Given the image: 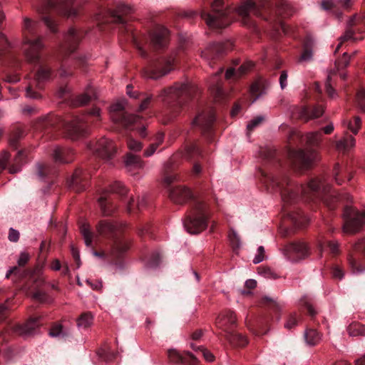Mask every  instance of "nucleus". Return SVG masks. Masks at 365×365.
<instances>
[{"mask_svg":"<svg viewBox=\"0 0 365 365\" xmlns=\"http://www.w3.org/2000/svg\"><path fill=\"white\" fill-rule=\"evenodd\" d=\"M325 108L324 106L314 104L312 106H303L299 112H298V119L304 122H308L320 118L324 113Z\"/></svg>","mask_w":365,"mask_h":365,"instance_id":"nucleus-27","label":"nucleus"},{"mask_svg":"<svg viewBox=\"0 0 365 365\" xmlns=\"http://www.w3.org/2000/svg\"><path fill=\"white\" fill-rule=\"evenodd\" d=\"M128 189L120 182H114L109 185V188L103 191L98 198V204L104 215H112L115 208V200L118 198L126 208L128 212L134 211L135 205L132 197H128Z\"/></svg>","mask_w":365,"mask_h":365,"instance_id":"nucleus-11","label":"nucleus"},{"mask_svg":"<svg viewBox=\"0 0 365 365\" xmlns=\"http://www.w3.org/2000/svg\"><path fill=\"white\" fill-rule=\"evenodd\" d=\"M23 135V131L21 129L14 130L11 134L9 138V145L14 149H16L19 145V141Z\"/></svg>","mask_w":365,"mask_h":365,"instance_id":"nucleus-51","label":"nucleus"},{"mask_svg":"<svg viewBox=\"0 0 365 365\" xmlns=\"http://www.w3.org/2000/svg\"><path fill=\"white\" fill-rule=\"evenodd\" d=\"M93 322V316L90 312L82 314L77 319V325L81 327L87 328Z\"/></svg>","mask_w":365,"mask_h":365,"instance_id":"nucleus-49","label":"nucleus"},{"mask_svg":"<svg viewBox=\"0 0 365 365\" xmlns=\"http://www.w3.org/2000/svg\"><path fill=\"white\" fill-rule=\"evenodd\" d=\"M311 255V247L307 242L298 240V262L306 259Z\"/></svg>","mask_w":365,"mask_h":365,"instance_id":"nucleus-45","label":"nucleus"},{"mask_svg":"<svg viewBox=\"0 0 365 365\" xmlns=\"http://www.w3.org/2000/svg\"><path fill=\"white\" fill-rule=\"evenodd\" d=\"M101 120L99 108L88 109L81 115H72L69 119H63L59 115H48L38 119L34 125L35 130L49 135L53 132L63 130L72 140L86 136L89 131V123H96Z\"/></svg>","mask_w":365,"mask_h":365,"instance_id":"nucleus-7","label":"nucleus"},{"mask_svg":"<svg viewBox=\"0 0 365 365\" xmlns=\"http://www.w3.org/2000/svg\"><path fill=\"white\" fill-rule=\"evenodd\" d=\"M0 62L8 66L18 68L20 62L10 51V43L6 36L0 33Z\"/></svg>","mask_w":365,"mask_h":365,"instance_id":"nucleus-25","label":"nucleus"},{"mask_svg":"<svg viewBox=\"0 0 365 365\" xmlns=\"http://www.w3.org/2000/svg\"><path fill=\"white\" fill-rule=\"evenodd\" d=\"M344 225L342 230L344 233L354 235L360 231L365 225V210L359 212L352 207H346L343 214Z\"/></svg>","mask_w":365,"mask_h":365,"instance_id":"nucleus-17","label":"nucleus"},{"mask_svg":"<svg viewBox=\"0 0 365 365\" xmlns=\"http://www.w3.org/2000/svg\"><path fill=\"white\" fill-rule=\"evenodd\" d=\"M331 274L334 279L341 280L344 278L345 272L341 267L334 265L331 267Z\"/></svg>","mask_w":365,"mask_h":365,"instance_id":"nucleus-58","label":"nucleus"},{"mask_svg":"<svg viewBox=\"0 0 365 365\" xmlns=\"http://www.w3.org/2000/svg\"><path fill=\"white\" fill-rule=\"evenodd\" d=\"M99 357L106 361H111L116 358L117 354L108 349H102L98 353Z\"/></svg>","mask_w":365,"mask_h":365,"instance_id":"nucleus-52","label":"nucleus"},{"mask_svg":"<svg viewBox=\"0 0 365 365\" xmlns=\"http://www.w3.org/2000/svg\"><path fill=\"white\" fill-rule=\"evenodd\" d=\"M79 229L86 245L92 248L95 257L121 266L123 255L130 247L121 224L101 220L96 225L97 235H94L86 223L80 225Z\"/></svg>","mask_w":365,"mask_h":365,"instance_id":"nucleus-4","label":"nucleus"},{"mask_svg":"<svg viewBox=\"0 0 365 365\" xmlns=\"http://www.w3.org/2000/svg\"><path fill=\"white\" fill-rule=\"evenodd\" d=\"M232 48V43L230 41L223 43H213L202 52V57L207 61L211 67H213L214 64Z\"/></svg>","mask_w":365,"mask_h":365,"instance_id":"nucleus-20","label":"nucleus"},{"mask_svg":"<svg viewBox=\"0 0 365 365\" xmlns=\"http://www.w3.org/2000/svg\"><path fill=\"white\" fill-rule=\"evenodd\" d=\"M110 115L115 123L126 129L137 130L142 138L146 136L145 126L142 123L141 118L138 115L128 113L122 103H116L110 106Z\"/></svg>","mask_w":365,"mask_h":365,"instance_id":"nucleus-13","label":"nucleus"},{"mask_svg":"<svg viewBox=\"0 0 365 365\" xmlns=\"http://www.w3.org/2000/svg\"><path fill=\"white\" fill-rule=\"evenodd\" d=\"M301 307H303L307 312V314L312 319H314L319 312L314 304L313 300L307 297H303L300 299Z\"/></svg>","mask_w":365,"mask_h":365,"instance_id":"nucleus-41","label":"nucleus"},{"mask_svg":"<svg viewBox=\"0 0 365 365\" xmlns=\"http://www.w3.org/2000/svg\"><path fill=\"white\" fill-rule=\"evenodd\" d=\"M353 251L348 253V267L353 274L365 272V237L358 239L352 245Z\"/></svg>","mask_w":365,"mask_h":365,"instance_id":"nucleus-16","label":"nucleus"},{"mask_svg":"<svg viewBox=\"0 0 365 365\" xmlns=\"http://www.w3.org/2000/svg\"><path fill=\"white\" fill-rule=\"evenodd\" d=\"M288 133L285 152L287 163L284 165L280 163L276 150H265L262 151V157L273 164L277 170L274 173L259 168L256 176L267 189L278 188L284 203L293 205L296 201L295 185L289 179V173H294L297 169V133L295 130L290 128H288Z\"/></svg>","mask_w":365,"mask_h":365,"instance_id":"nucleus-3","label":"nucleus"},{"mask_svg":"<svg viewBox=\"0 0 365 365\" xmlns=\"http://www.w3.org/2000/svg\"><path fill=\"white\" fill-rule=\"evenodd\" d=\"M260 304L267 309L269 312H273L275 314L274 317H272V319H274V317L277 320L279 319L280 306L275 300L268 297H264L260 301Z\"/></svg>","mask_w":365,"mask_h":365,"instance_id":"nucleus-39","label":"nucleus"},{"mask_svg":"<svg viewBox=\"0 0 365 365\" xmlns=\"http://www.w3.org/2000/svg\"><path fill=\"white\" fill-rule=\"evenodd\" d=\"M168 358L170 362L175 364L185 363L187 361H190L192 364H195L198 361L196 356L190 351L180 354L175 350H169Z\"/></svg>","mask_w":365,"mask_h":365,"instance_id":"nucleus-32","label":"nucleus"},{"mask_svg":"<svg viewBox=\"0 0 365 365\" xmlns=\"http://www.w3.org/2000/svg\"><path fill=\"white\" fill-rule=\"evenodd\" d=\"M195 92V88L192 86L185 83H176L161 91L160 96L165 106L164 114L168 120H172L184 110Z\"/></svg>","mask_w":365,"mask_h":365,"instance_id":"nucleus-8","label":"nucleus"},{"mask_svg":"<svg viewBox=\"0 0 365 365\" xmlns=\"http://www.w3.org/2000/svg\"><path fill=\"white\" fill-rule=\"evenodd\" d=\"M304 340L309 346H314L322 340V334L316 329H307L304 334Z\"/></svg>","mask_w":365,"mask_h":365,"instance_id":"nucleus-42","label":"nucleus"},{"mask_svg":"<svg viewBox=\"0 0 365 365\" xmlns=\"http://www.w3.org/2000/svg\"><path fill=\"white\" fill-rule=\"evenodd\" d=\"M327 247L330 253L333 255H338L341 253L340 245L338 241H329L327 243Z\"/></svg>","mask_w":365,"mask_h":365,"instance_id":"nucleus-60","label":"nucleus"},{"mask_svg":"<svg viewBox=\"0 0 365 365\" xmlns=\"http://www.w3.org/2000/svg\"><path fill=\"white\" fill-rule=\"evenodd\" d=\"M75 153L68 148L58 146L53 150V157L56 163H68L73 160Z\"/></svg>","mask_w":365,"mask_h":365,"instance_id":"nucleus-31","label":"nucleus"},{"mask_svg":"<svg viewBox=\"0 0 365 365\" xmlns=\"http://www.w3.org/2000/svg\"><path fill=\"white\" fill-rule=\"evenodd\" d=\"M223 71L222 67L219 68L215 73L211 84L212 93L217 100L223 99L225 97V92L222 88L221 81L218 79V76L223 73Z\"/></svg>","mask_w":365,"mask_h":365,"instance_id":"nucleus-33","label":"nucleus"},{"mask_svg":"<svg viewBox=\"0 0 365 365\" xmlns=\"http://www.w3.org/2000/svg\"><path fill=\"white\" fill-rule=\"evenodd\" d=\"M76 0H38L35 6L36 11L41 14L45 25L53 33L57 32V22L55 15L67 17H76L78 9L74 6Z\"/></svg>","mask_w":365,"mask_h":365,"instance_id":"nucleus-10","label":"nucleus"},{"mask_svg":"<svg viewBox=\"0 0 365 365\" xmlns=\"http://www.w3.org/2000/svg\"><path fill=\"white\" fill-rule=\"evenodd\" d=\"M41 317H31L26 323L23 324H17L13 327L15 333L27 336L34 334L36 329L42 324Z\"/></svg>","mask_w":365,"mask_h":365,"instance_id":"nucleus-28","label":"nucleus"},{"mask_svg":"<svg viewBox=\"0 0 365 365\" xmlns=\"http://www.w3.org/2000/svg\"><path fill=\"white\" fill-rule=\"evenodd\" d=\"M354 35L355 32L352 29L346 28L344 34L339 38V43L334 52L336 53L345 41L355 40Z\"/></svg>","mask_w":365,"mask_h":365,"instance_id":"nucleus-48","label":"nucleus"},{"mask_svg":"<svg viewBox=\"0 0 365 365\" xmlns=\"http://www.w3.org/2000/svg\"><path fill=\"white\" fill-rule=\"evenodd\" d=\"M350 56L347 53H344L341 59L336 61V66L338 70L344 68L349 65Z\"/></svg>","mask_w":365,"mask_h":365,"instance_id":"nucleus-62","label":"nucleus"},{"mask_svg":"<svg viewBox=\"0 0 365 365\" xmlns=\"http://www.w3.org/2000/svg\"><path fill=\"white\" fill-rule=\"evenodd\" d=\"M211 192L207 188H200L196 195L184 186L171 187L169 189V197L175 204H183L191 201L190 210L187 215L183 225L190 234H198L207 227L210 214L207 201L210 200Z\"/></svg>","mask_w":365,"mask_h":365,"instance_id":"nucleus-6","label":"nucleus"},{"mask_svg":"<svg viewBox=\"0 0 365 365\" xmlns=\"http://www.w3.org/2000/svg\"><path fill=\"white\" fill-rule=\"evenodd\" d=\"M269 87V83L265 79H259L255 81L250 87V93L252 96L254 98L253 101H256L261 96L265 94Z\"/></svg>","mask_w":365,"mask_h":365,"instance_id":"nucleus-34","label":"nucleus"},{"mask_svg":"<svg viewBox=\"0 0 365 365\" xmlns=\"http://www.w3.org/2000/svg\"><path fill=\"white\" fill-rule=\"evenodd\" d=\"M133 9L124 4H119L114 9L108 10L109 19L115 24H119L120 32L125 36V41L133 43L138 51L141 57L148 59V66L145 70L148 78L158 79L174 68V65L182 58L183 48L180 47L177 51L167 56H150L148 49H163L168 43L169 31L161 25H156L148 35L138 36L135 34L128 24L131 20L130 15Z\"/></svg>","mask_w":365,"mask_h":365,"instance_id":"nucleus-1","label":"nucleus"},{"mask_svg":"<svg viewBox=\"0 0 365 365\" xmlns=\"http://www.w3.org/2000/svg\"><path fill=\"white\" fill-rule=\"evenodd\" d=\"M164 181L170 185L177 178V173L175 171L174 160L171 159L169 162L166 163L164 165Z\"/></svg>","mask_w":365,"mask_h":365,"instance_id":"nucleus-40","label":"nucleus"},{"mask_svg":"<svg viewBox=\"0 0 365 365\" xmlns=\"http://www.w3.org/2000/svg\"><path fill=\"white\" fill-rule=\"evenodd\" d=\"M49 335L52 337H64L66 336L65 332L63 331V326L59 323H53L50 331Z\"/></svg>","mask_w":365,"mask_h":365,"instance_id":"nucleus-53","label":"nucleus"},{"mask_svg":"<svg viewBox=\"0 0 365 365\" xmlns=\"http://www.w3.org/2000/svg\"><path fill=\"white\" fill-rule=\"evenodd\" d=\"M91 173L83 168H77L66 184L68 187L75 192L84 191L88 184Z\"/></svg>","mask_w":365,"mask_h":365,"instance_id":"nucleus-23","label":"nucleus"},{"mask_svg":"<svg viewBox=\"0 0 365 365\" xmlns=\"http://www.w3.org/2000/svg\"><path fill=\"white\" fill-rule=\"evenodd\" d=\"M322 133L321 130L307 133L305 135L306 147L317 148L322 141Z\"/></svg>","mask_w":365,"mask_h":365,"instance_id":"nucleus-43","label":"nucleus"},{"mask_svg":"<svg viewBox=\"0 0 365 365\" xmlns=\"http://www.w3.org/2000/svg\"><path fill=\"white\" fill-rule=\"evenodd\" d=\"M26 151L21 150L18 152L14 159V163L9 166V172L11 173H16L20 170L21 165L26 161Z\"/></svg>","mask_w":365,"mask_h":365,"instance_id":"nucleus-46","label":"nucleus"},{"mask_svg":"<svg viewBox=\"0 0 365 365\" xmlns=\"http://www.w3.org/2000/svg\"><path fill=\"white\" fill-rule=\"evenodd\" d=\"M356 103L358 107L365 112V90L361 89L356 93Z\"/></svg>","mask_w":365,"mask_h":365,"instance_id":"nucleus-59","label":"nucleus"},{"mask_svg":"<svg viewBox=\"0 0 365 365\" xmlns=\"http://www.w3.org/2000/svg\"><path fill=\"white\" fill-rule=\"evenodd\" d=\"M346 331L352 337L365 336V325L358 322H353L346 327Z\"/></svg>","mask_w":365,"mask_h":365,"instance_id":"nucleus-44","label":"nucleus"},{"mask_svg":"<svg viewBox=\"0 0 365 365\" xmlns=\"http://www.w3.org/2000/svg\"><path fill=\"white\" fill-rule=\"evenodd\" d=\"M314 40L309 36L306 37L302 42L301 53L298 56V63L312 61L314 58Z\"/></svg>","mask_w":365,"mask_h":365,"instance_id":"nucleus-29","label":"nucleus"},{"mask_svg":"<svg viewBox=\"0 0 365 365\" xmlns=\"http://www.w3.org/2000/svg\"><path fill=\"white\" fill-rule=\"evenodd\" d=\"M127 89V93L130 97L136 99L140 100V103L139 105V110L143 111L148 108L151 100H152V96H147L145 93H140L138 92H133V86L132 85H128L126 87Z\"/></svg>","mask_w":365,"mask_h":365,"instance_id":"nucleus-35","label":"nucleus"},{"mask_svg":"<svg viewBox=\"0 0 365 365\" xmlns=\"http://www.w3.org/2000/svg\"><path fill=\"white\" fill-rule=\"evenodd\" d=\"M88 148L96 156L104 159H112L116 152V147L113 142L102 138L96 143H90Z\"/></svg>","mask_w":365,"mask_h":365,"instance_id":"nucleus-21","label":"nucleus"},{"mask_svg":"<svg viewBox=\"0 0 365 365\" xmlns=\"http://www.w3.org/2000/svg\"><path fill=\"white\" fill-rule=\"evenodd\" d=\"M38 177L47 185L43 187V192L48 193L53 190L58 175V169L56 165L39 163L37 167Z\"/></svg>","mask_w":365,"mask_h":365,"instance_id":"nucleus-22","label":"nucleus"},{"mask_svg":"<svg viewBox=\"0 0 365 365\" xmlns=\"http://www.w3.org/2000/svg\"><path fill=\"white\" fill-rule=\"evenodd\" d=\"M307 189L312 200L319 199L329 210L335 209L338 197L331 191V185L324 178H317L312 180L307 185Z\"/></svg>","mask_w":365,"mask_h":365,"instance_id":"nucleus-14","label":"nucleus"},{"mask_svg":"<svg viewBox=\"0 0 365 365\" xmlns=\"http://www.w3.org/2000/svg\"><path fill=\"white\" fill-rule=\"evenodd\" d=\"M84 34L81 31L71 27L64 35V41L62 45V51L66 55H69L74 52Z\"/></svg>","mask_w":365,"mask_h":365,"instance_id":"nucleus-24","label":"nucleus"},{"mask_svg":"<svg viewBox=\"0 0 365 365\" xmlns=\"http://www.w3.org/2000/svg\"><path fill=\"white\" fill-rule=\"evenodd\" d=\"M309 223V219L307 216L301 215L298 212V230L305 229L308 226Z\"/></svg>","mask_w":365,"mask_h":365,"instance_id":"nucleus-63","label":"nucleus"},{"mask_svg":"<svg viewBox=\"0 0 365 365\" xmlns=\"http://www.w3.org/2000/svg\"><path fill=\"white\" fill-rule=\"evenodd\" d=\"M215 324L222 330L217 336L227 341L233 348L245 347L248 344L247 338L234 329L237 327V319L235 313L225 310L216 318Z\"/></svg>","mask_w":365,"mask_h":365,"instance_id":"nucleus-12","label":"nucleus"},{"mask_svg":"<svg viewBox=\"0 0 365 365\" xmlns=\"http://www.w3.org/2000/svg\"><path fill=\"white\" fill-rule=\"evenodd\" d=\"M29 259V255L26 253H21L18 260V267H14L6 274L9 278L11 274L16 276L24 281L23 289L26 294L34 300L41 303L47 302L48 294L40 288L42 281L35 274V270L26 269L24 266Z\"/></svg>","mask_w":365,"mask_h":365,"instance_id":"nucleus-9","label":"nucleus"},{"mask_svg":"<svg viewBox=\"0 0 365 365\" xmlns=\"http://www.w3.org/2000/svg\"><path fill=\"white\" fill-rule=\"evenodd\" d=\"M210 9H203L200 17L207 26L215 29H221L229 26L234 19L241 17L243 24L253 25L250 14L261 18L273 24L278 30L279 28L285 32V25L282 18H286L291 14L288 3L284 0H244L237 7L225 6L222 0H207Z\"/></svg>","mask_w":365,"mask_h":365,"instance_id":"nucleus-2","label":"nucleus"},{"mask_svg":"<svg viewBox=\"0 0 365 365\" xmlns=\"http://www.w3.org/2000/svg\"><path fill=\"white\" fill-rule=\"evenodd\" d=\"M264 120L262 116H257L249 122L247 126V135H250V133L254 130L255 128L259 126Z\"/></svg>","mask_w":365,"mask_h":365,"instance_id":"nucleus-57","label":"nucleus"},{"mask_svg":"<svg viewBox=\"0 0 365 365\" xmlns=\"http://www.w3.org/2000/svg\"><path fill=\"white\" fill-rule=\"evenodd\" d=\"M254 67V63L252 62H247L241 65L237 71L233 68H230L225 73V78L230 79L232 78H240L242 75L245 74L248 71Z\"/></svg>","mask_w":365,"mask_h":365,"instance_id":"nucleus-36","label":"nucleus"},{"mask_svg":"<svg viewBox=\"0 0 365 365\" xmlns=\"http://www.w3.org/2000/svg\"><path fill=\"white\" fill-rule=\"evenodd\" d=\"M257 272L259 274L268 278V279H277L279 277L270 267L267 266H259L257 267Z\"/></svg>","mask_w":365,"mask_h":365,"instance_id":"nucleus-50","label":"nucleus"},{"mask_svg":"<svg viewBox=\"0 0 365 365\" xmlns=\"http://www.w3.org/2000/svg\"><path fill=\"white\" fill-rule=\"evenodd\" d=\"M185 158L193 160L192 172L194 175H198L202 171L200 158H202V151L195 143H190L185 148Z\"/></svg>","mask_w":365,"mask_h":365,"instance_id":"nucleus-26","label":"nucleus"},{"mask_svg":"<svg viewBox=\"0 0 365 365\" xmlns=\"http://www.w3.org/2000/svg\"><path fill=\"white\" fill-rule=\"evenodd\" d=\"M361 126V120L359 116H355L353 121L347 123L348 129L354 135H356Z\"/></svg>","mask_w":365,"mask_h":365,"instance_id":"nucleus-54","label":"nucleus"},{"mask_svg":"<svg viewBox=\"0 0 365 365\" xmlns=\"http://www.w3.org/2000/svg\"><path fill=\"white\" fill-rule=\"evenodd\" d=\"M161 261V257L159 252H153L147 262V265L150 268L157 267Z\"/></svg>","mask_w":365,"mask_h":365,"instance_id":"nucleus-55","label":"nucleus"},{"mask_svg":"<svg viewBox=\"0 0 365 365\" xmlns=\"http://www.w3.org/2000/svg\"><path fill=\"white\" fill-rule=\"evenodd\" d=\"M228 237L232 248L234 250L239 248L240 245V241L237 234L234 230H230Z\"/></svg>","mask_w":365,"mask_h":365,"instance_id":"nucleus-61","label":"nucleus"},{"mask_svg":"<svg viewBox=\"0 0 365 365\" xmlns=\"http://www.w3.org/2000/svg\"><path fill=\"white\" fill-rule=\"evenodd\" d=\"M355 138L353 135L346 134L344 138L336 143V148L339 150H349L355 146Z\"/></svg>","mask_w":365,"mask_h":365,"instance_id":"nucleus-47","label":"nucleus"},{"mask_svg":"<svg viewBox=\"0 0 365 365\" xmlns=\"http://www.w3.org/2000/svg\"><path fill=\"white\" fill-rule=\"evenodd\" d=\"M215 121V110L211 107L200 108L191 122L192 128H197L200 133L211 139Z\"/></svg>","mask_w":365,"mask_h":365,"instance_id":"nucleus-15","label":"nucleus"},{"mask_svg":"<svg viewBox=\"0 0 365 365\" xmlns=\"http://www.w3.org/2000/svg\"><path fill=\"white\" fill-rule=\"evenodd\" d=\"M38 24L26 17L24 19L23 34L24 36V51L28 62L34 64L37 68L34 79L26 89V96L31 99H40L41 95L37 90L43 88V84L48 81L52 75L50 63L41 56L43 44L37 35Z\"/></svg>","mask_w":365,"mask_h":365,"instance_id":"nucleus-5","label":"nucleus"},{"mask_svg":"<svg viewBox=\"0 0 365 365\" xmlns=\"http://www.w3.org/2000/svg\"><path fill=\"white\" fill-rule=\"evenodd\" d=\"M126 143L128 148L130 151L138 152L141 150L143 148V145L141 143L135 140L132 137H128L126 139Z\"/></svg>","mask_w":365,"mask_h":365,"instance_id":"nucleus-56","label":"nucleus"},{"mask_svg":"<svg viewBox=\"0 0 365 365\" xmlns=\"http://www.w3.org/2000/svg\"><path fill=\"white\" fill-rule=\"evenodd\" d=\"M281 251L285 259L292 263L297 260V245L294 240L287 242Z\"/></svg>","mask_w":365,"mask_h":365,"instance_id":"nucleus-38","label":"nucleus"},{"mask_svg":"<svg viewBox=\"0 0 365 365\" xmlns=\"http://www.w3.org/2000/svg\"><path fill=\"white\" fill-rule=\"evenodd\" d=\"M58 95L59 98L68 101V103L73 107L84 106L96 98V94L92 88H88L84 93L73 96L70 94L69 88L66 86H61L59 88Z\"/></svg>","mask_w":365,"mask_h":365,"instance_id":"nucleus-18","label":"nucleus"},{"mask_svg":"<svg viewBox=\"0 0 365 365\" xmlns=\"http://www.w3.org/2000/svg\"><path fill=\"white\" fill-rule=\"evenodd\" d=\"M266 258L265 251L263 246H259L257 249V254L255 255L253 263L258 264Z\"/></svg>","mask_w":365,"mask_h":365,"instance_id":"nucleus-64","label":"nucleus"},{"mask_svg":"<svg viewBox=\"0 0 365 365\" xmlns=\"http://www.w3.org/2000/svg\"><path fill=\"white\" fill-rule=\"evenodd\" d=\"M297 220L293 214L288 212L282 221L281 235L284 238H292L296 231Z\"/></svg>","mask_w":365,"mask_h":365,"instance_id":"nucleus-30","label":"nucleus"},{"mask_svg":"<svg viewBox=\"0 0 365 365\" xmlns=\"http://www.w3.org/2000/svg\"><path fill=\"white\" fill-rule=\"evenodd\" d=\"M321 160L319 151L314 148L298 149V172L312 169Z\"/></svg>","mask_w":365,"mask_h":365,"instance_id":"nucleus-19","label":"nucleus"},{"mask_svg":"<svg viewBox=\"0 0 365 365\" xmlns=\"http://www.w3.org/2000/svg\"><path fill=\"white\" fill-rule=\"evenodd\" d=\"M124 163L125 168L129 172L141 168L143 166V162L140 157L130 153L126 154Z\"/></svg>","mask_w":365,"mask_h":365,"instance_id":"nucleus-37","label":"nucleus"}]
</instances>
